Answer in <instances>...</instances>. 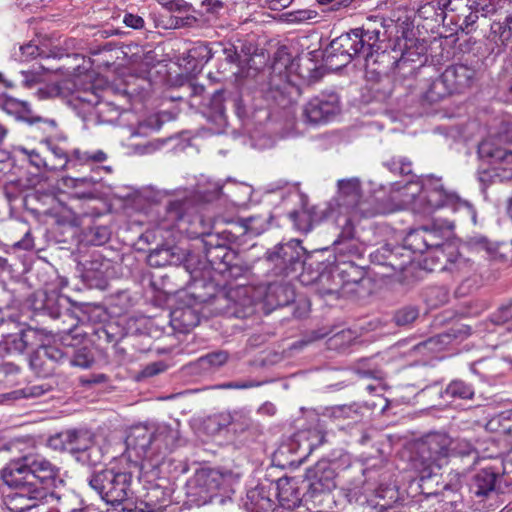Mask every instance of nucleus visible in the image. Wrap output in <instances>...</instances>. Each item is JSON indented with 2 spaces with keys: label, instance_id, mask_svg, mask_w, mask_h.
<instances>
[{
  "label": "nucleus",
  "instance_id": "c9c22d12",
  "mask_svg": "<svg viewBox=\"0 0 512 512\" xmlns=\"http://www.w3.org/2000/svg\"><path fill=\"white\" fill-rule=\"evenodd\" d=\"M229 354L226 351H215L208 353L196 361V365L204 372H210L222 367L227 363Z\"/></svg>",
  "mask_w": 512,
  "mask_h": 512
},
{
  "label": "nucleus",
  "instance_id": "a878e982",
  "mask_svg": "<svg viewBox=\"0 0 512 512\" xmlns=\"http://www.w3.org/2000/svg\"><path fill=\"white\" fill-rule=\"evenodd\" d=\"M441 259L445 260L441 270L450 273L456 279L466 278L473 271V263L459 252L454 251V248L449 250Z\"/></svg>",
  "mask_w": 512,
  "mask_h": 512
},
{
  "label": "nucleus",
  "instance_id": "b1692460",
  "mask_svg": "<svg viewBox=\"0 0 512 512\" xmlns=\"http://www.w3.org/2000/svg\"><path fill=\"white\" fill-rule=\"evenodd\" d=\"M199 322L198 311L190 306L176 307L170 313V325L178 333H189Z\"/></svg>",
  "mask_w": 512,
  "mask_h": 512
},
{
  "label": "nucleus",
  "instance_id": "4d7b16f0",
  "mask_svg": "<svg viewBox=\"0 0 512 512\" xmlns=\"http://www.w3.org/2000/svg\"><path fill=\"white\" fill-rule=\"evenodd\" d=\"M211 113L213 117L222 119L225 115L224 93L216 91L210 99Z\"/></svg>",
  "mask_w": 512,
  "mask_h": 512
},
{
  "label": "nucleus",
  "instance_id": "5fc2aeb1",
  "mask_svg": "<svg viewBox=\"0 0 512 512\" xmlns=\"http://www.w3.org/2000/svg\"><path fill=\"white\" fill-rule=\"evenodd\" d=\"M249 292H250L249 287L242 286V287H238L234 290H231L228 294L231 299H234L236 297H243V300L240 302V305L243 308H245V311H243L244 314L248 313L247 310H251V307L254 303L253 298L248 295Z\"/></svg>",
  "mask_w": 512,
  "mask_h": 512
},
{
  "label": "nucleus",
  "instance_id": "3c124183",
  "mask_svg": "<svg viewBox=\"0 0 512 512\" xmlns=\"http://www.w3.org/2000/svg\"><path fill=\"white\" fill-rule=\"evenodd\" d=\"M495 424L499 426L500 432L512 435V409L502 411L488 425L494 428Z\"/></svg>",
  "mask_w": 512,
  "mask_h": 512
},
{
  "label": "nucleus",
  "instance_id": "ea45409f",
  "mask_svg": "<svg viewBox=\"0 0 512 512\" xmlns=\"http://www.w3.org/2000/svg\"><path fill=\"white\" fill-rule=\"evenodd\" d=\"M426 237L427 251L431 250L434 257L438 260H441L442 256H445L449 250L453 249L451 244H443V239L437 230L426 228Z\"/></svg>",
  "mask_w": 512,
  "mask_h": 512
},
{
  "label": "nucleus",
  "instance_id": "7ed1b4c3",
  "mask_svg": "<svg viewBox=\"0 0 512 512\" xmlns=\"http://www.w3.org/2000/svg\"><path fill=\"white\" fill-rule=\"evenodd\" d=\"M450 454L460 457L472 456L474 459L478 456L477 451L466 439L451 440L447 435L440 433L430 435L418 446L417 454L411 460V468L418 476V485L423 494H437V490L427 491L425 484L438 475Z\"/></svg>",
  "mask_w": 512,
  "mask_h": 512
},
{
  "label": "nucleus",
  "instance_id": "c756f323",
  "mask_svg": "<svg viewBox=\"0 0 512 512\" xmlns=\"http://www.w3.org/2000/svg\"><path fill=\"white\" fill-rule=\"evenodd\" d=\"M452 93L454 92L450 89V86L444 82V77L441 74L439 77L429 82L423 92V98L429 103H434Z\"/></svg>",
  "mask_w": 512,
  "mask_h": 512
},
{
  "label": "nucleus",
  "instance_id": "72a5a7b5",
  "mask_svg": "<svg viewBox=\"0 0 512 512\" xmlns=\"http://www.w3.org/2000/svg\"><path fill=\"white\" fill-rule=\"evenodd\" d=\"M32 496V493L28 494L24 489H19L6 497L5 505L10 512H30L34 501Z\"/></svg>",
  "mask_w": 512,
  "mask_h": 512
},
{
  "label": "nucleus",
  "instance_id": "5701e85b",
  "mask_svg": "<svg viewBox=\"0 0 512 512\" xmlns=\"http://www.w3.org/2000/svg\"><path fill=\"white\" fill-rule=\"evenodd\" d=\"M5 112L15 116L17 119L23 120L29 124L43 122L51 128L56 127V122L50 119H42L39 116H33L30 105L25 101H20L12 97L5 98L2 103Z\"/></svg>",
  "mask_w": 512,
  "mask_h": 512
},
{
  "label": "nucleus",
  "instance_id": "6e6552de",
  "mask_svg": "<svg viewBox=\"0 0 512 512\" xmlns=\"http://www.w3.org/2000/svg\"><path fill=\"white\" fill-rule=\"evenodd\" d=\"M305 249L299 240L280 243L266 252V261L273 266L275 274L288 275L302 266Z\"/></svg>",
  "mask_w": 512,
  "mask_h": 512
},
{
  "label": "nucleus",
  "instance_id": "338daca9",
  "mask_svg": "<svg viewBox=\"0 0 512 512\" xmlns=\"http://www.w3.org/2000/svg\"><path fill=\"white\" fill-rule=\"evenodd\" d=\"M510 319H512V312L509 307H501L496 313L492 316V321L497 325H502L507 323Z\"/></svg>",
  "mask_w": 512,
  "mask_h": 512
},
{
  "label": "nucleus",
  "instance_id": "20e7f679",
  "mask_svg": "<svg viewBox=\"0 0 512 512\" xmlns=\"http://www.w3.org/2000/svg\"><path fill=\"white\" fill-rule=\"evenodd\" d=\"M392 199L398 201L399 209H410L414 213L430 215L439 208L453 205L458 196L448 191L441 178L428 175L419 181L396 184Z\"/></svg>",
  "mask_w": 512,
  "mask_h": 512
},
{
  "label": "nucleus",
  "instance_id": "0eeeda50",
  "mask_svg": "<svg viewBox=\"0 0 512 512\" xmlns=\"http://www.w3.org/2000/svg\"><path fill=\"white\" fill-rule=\"evenodd\" d=\"M336 473L329 462L321 461L307 469L306 480L308 482L306 498L316 505H324L331 499V492L336 487Z\"/></svg>",
  "mask_w": 512,
  "mask_h": 512
},
{
  "label": "nucleus",
  "instance_id": "c85d7f7f",
  "mask_svg": "<svg viewBox=\"0 0 512 512\" xmlns=\"http://www.w3.org/2000/svg\"><path fill=\"white\" fill-rule=\"evenodd\" d=\"M294 298V290L288 283H272L267 287L265 301L270 306H286L293 302Z\"/></svg>",
  "mask_w": 512,
  "mask_h": 512
},
{
  "label": "nucleus",
  "instance_id": "e433bc0d",
  "mask_svg": "<svg viewBox=\"0 0 512 512\" xmlns=\"http://www.w3.org/2000/svg\"><path fill=\"white\" fill-rule=\"evenodd\" d=\"M37 334L38 332L36 330L28 329L10 335L6 340L7 349L10 352L22 353L31 344V339L35 338Z\"/></svg>",
  "mask_w": 512,
  "mask_h": 512
},
{
  "label": "nucleus",
  "instance_id": "49530a36",
  "mask_svg": "<svg viewBox=\"0 0 512 512\" xmlns=\"http://www.w3.org/2000/svg\"><path fill=\"white\" fill-rule=\"evenodd\" d=\"M75 439H77L75 431L67 430L50 437L48 440V444L51 448L55 450L67 451L69 443H71V441H74Z\"/></svg>",
  "mask_w": 512,
  "mask_h": 512
},
{
  "label": "nucleus",
  "instance_id": "a19ab883",
  "mask_svg": "<svg viewBox=\"0 0 512 512\" xmlns=\"http://www.w3.org/2000/svg\"><path fill=\"white\" fill-rule=\"evenodd\" d=\"M220 49L221 43H214L212 45H208L206 43H198L190 50V57L200 63H207L215 55L220 53Z\"/></svg>",
  "mask_w": 512,
  "mask_h": 512
},
{
  "label": "nucleus",
  "instance_id": "aec40b11",
  "mask_svg": "<svg viewBox=\"0 0 512 512\" xmlns=\"http://www.w3.org/2000/svg\"><path fill=\"white\" fill-rule=\"evenodd\" d=\"M100 181L101 177L94 175L77 178L66 176L61 179V184L64 188L71 190L77 198L93 199L98 193L96 187Z\"/></svg>",
  "mask_w": 512,
  "mask_h": 512
},
{
  "label": "nucleus",
  "instance_id": "603ef678",
  "mask_svg": "<svg viewBox=\"0 0 512 512\" xmlns=\"http://www.w3.org/2000/svg\"><path fill=\"white\" fill-rule=\"evenodd\" d=\"M331 417L334 419L340 420V419H350L354 422H356L359 419V414L357 409H355L353 406L348 405H341V406H335L331 408L330 412Z\"/></svg>",
  "mask_w": 512,
  "mask_h": 512
},
{
  "label": "nucleus",
  "instance_id": "37998d69",
  "mask_svg": "<svg viewBox=\"0 0 512 512\" xmlns=\"http://www.w3.org/2000/svg\"><path fill=\"white\" fill-rule=\"evenodd\" d=\"M80 449L82 450V452L76 456V460L78 462L82 463L83 465H87V466H95V465L101 463L102 458H103V453H102L100 446L95 444L94 441L89 444L87 449L83 450L84 448H81V447H80Z\"/></svg>",
  "mask_w": 512,
  "mask_h": 512
},
{
  "label": "nucleus",
  "instance_id": "f257e3e1",
  "mask_svg": "<svg viewBox=\"0 0 512 512\" xmlns=\"http://www.w3.org/2000/svg\"><path fill=\"white\" fill-rule=\"evenodd\" d=\"M178 431L165 423L133 426L126 437L124 457L129 471L105 469L92 475L89 485L107 504L119 505L131 494L132 476H158V469L174 446Z\"/></svg>",
  "mask_w": 512,
  "mask_h": 512
},
{
  "label": "nucleus",
  "instance_id": "864d4df0",
  "mask_svg": "<svg viewBox=\"0 0 512 512\" xmlns=\"http://www.w3.org/2000/svg\"><path fill=\"white\" fill-rule=\"evenodd\" d=\"M418 315L419 312L415 307H404L396 312L394 320L397 325L405 326L414 322Z\"/></svg>",
  "mask_w": 512,
  "mask_h": 512
},
{
  "label": "nucleus",
  "instance_id": "a211bd4d",
  "mask_svg": "<svg viewBox=\"0 0 512 512\" xmlns=\"http://www.w3.org/2000/svg\"><path fill=\"white\" fill-rule=\"evenodd\" d=\"M486 39L491 53H503L512 39V13L492 22Z\"/></svg>",
  "mask_w": 512,
  "mask_h": 512
},
{
  "label": "nucleus",
  "instance_id": "f3484780",
  "mask_svg": "<svg viewBox=\"0 0 512 512\" xmlns=\"http://www.w3.org/2000/svg\"><path fill=\"white\" fill-rule=\"evenodd\" d=\"M333 245L336 254L344 257L360 258L366 249L365 244L354 236V228L350 219H346L345 225Z\"/></svg>",
  "mask_w": 512,
  "mask_h": 512
},
{
  "label": "nucleus",
  "instance_id": "ddd939ff",
  "mask_svg": "<svg viewBox=\"0 0 512 512\" xmlns=\"http://www.w3.org/2000/svg\"><path fill=\"white\" fill-rule=\"evenodd\" d=\"M195 234L207 236V239L204 240L205 257L213 269L223 271L233 265L236 255L227 245L220 244L218 238L210 235L206 229L195 232Z\"/></svg>",
  "mask_w": 512,
  "mask_h": 512
},
{
  "label": "nucleus",
  "instance_id": "0e129e2a",
  "mask_svg": "<svg viewBox=\"0 0 512 512\" xmlns=\"http://www.w3.org/2000/svg\"><path fill=\"white\" fill-rule=\"evenodd\" d=\"M223 55L224 59L231 64H236L239 61L240 56L238 55L236 48L233 45L224 46L221 43L220 53L218 55Z\"/></svg>",
  "mask_w": 512,
  "mask_h": 512
},
{
  "label": "nucleus",
  "instance_id": "6ab92c4d",
  "mask_svg": "<svg viewBox=\"0 0 512 512\" xmlns=\"http://www.w3.org/2000/svg\"><path fill=\"white\" fill-rule=\"evenodd\" d=\"M475 75V69L465 64L451 65L442 73L444 82L450 86L454 93L469 88L475 79Z\"/></svg>",
  "mask_w": 512,
  "mask_h": 512
},
{
  "label": "nucleus",
  "instance_id": "8fccbe9b",
  "mask_svg": "<svg viewBox=\"0 0 512 512\" xmlns=\"http://www.w3.org/2000/svg\"><path fill=\"white\" fill-rule=\"evenodd\" d=\"M75 431V434L77 435V439L74 441H71L67 447V451H70L71 453L75 454L76 456L79 455V453L82 452L81 448H84L83 450L87 449L90 443L93 442V437L89 432L86 431Z\"/></svg>",
  "mask_w": 512,
  "mask_h": 512
},
{
  "label": "nucleus",
  "instance_id": "052dcab7",
  "mask_svg": "<svg viewBox=\"0 0 512 512\" xmlns=\"http://www.w3.org/2000/svg\"><path fill=\"white\" fill-rule=\"evenodd\" d=\"M494 465L500 467L501 477L506 476L507 480L512 483V452L508 453L501 461Z\"/></svg>",
  "mask_w": 512,
  "mask_h": 512
},
{
  "label": "nucleus",
  "instance_id": "774afa93",
  "mask_svg": "<svg viewBox=\"0 0 512 512\" xmlns=\"http://www.w3.org/2000/svg\"><path fill=\"white\" fill-rule=\"evenodd\" d=\"M123 23L127 27H131L133 29H140L144 26V20L142 17L138 15H134L132 13H126L123 17Z\"/></svg>",
  "mask_w": 512,
  "mask_h": 512
},
{
  "label": "nucleus",
  "instance_id": "f704fd0d",
  "mask_svg": "<svg viewBox=\"0 0 512 512\" xmlns=\"http://www.w3.org/2000/svg\"><path fill=\"white\" fill-rule=\"evenodd\" d=\"M427 237L426 228L421 227L410 231L404 239V250H409L413 253H424L427 251Z\"/></svg>",
  "mask_w": 512,
  "mask_h": 512
},
{
  "label": "nucleus",
  "instance_id": "1a4fd4ad",
  "mask_svg": "<svg viewBox=\"0 0 512 512\" xmlns=\"http://www.w3.org/2000/svg\"><path fill=\"white\" fill-rule=\"evenodd\" d=\"M340 111V97L337 93H321L304 105L303 117L311 124H325L333 120Z\"/></svg>",
  "mask_w": 512,
  "mask_h": 512
},
{
  "label": "nucleus",
  "instance_id": "9d476101",
  "mask_svg": "<svg viewBox=\"0 0 512 512\" xmlns=\"http://www.w3.org/2000/svg\"><path fill=\"white\" fill-rule=\"evenodd\" d=\"M478 155L492 166L495 175L502 180L512 178V151L484 140L478 146Z\"/></svg>",
  "mask_w": 512,
  "mask_h": 512
},
{
  "label": "nucleus",
  "instance_id": "4be33fe9",
  "mask_svg": "<svg viewBox=\"0 0 512 512\" xmlns=\"http://www.w3.org/2000/svg\"><path fill=\"white\" fill-rule=\"evenodd\" d=\"M76 85L74 81L70 79L63 80L57 84L48 87L49 94L52 97H60L62 99H69V102L80 101L87 103L88 105L97 104V97L93 93L86 91L80 92L75 89Z\"/></svg>",
  "mask_w": 512,
  "mask_h": 512
},
{
  "label": "nucleus",
  "instance_id": "a18cd8bd",
  "mask_svg": "<svg viewBox=\"0 0 512 512\" xmlns=\"http://www.w3.org/2000/svg\"><path fill=\"white\" fill-rule=\"evenodd\" d=\"M93 361V356L86 347H82L78 350H73L72 347L70 348L69 358L67 360L70 366L89 368Z\"/></svg>",
  "mask_w": 512,
  "mask_h": 512
},
{
  "label": "nucleus",
  "instance_id": "de8ad7c7",
  "mask_svg": "<svg viewBox=\"0 0 512 512\" xmlns=\"http://www.w3.org/2000/svg\"><path fill=\"white\" fill-rule=\"evenodd\" d=\"M289 217L297 230L307 233L312 229V218L306 210L293 211Z\"/></svg>",
  "mask_w": 512,
  "mask_h": 512
},
{
  "label": "nucleus",
  "instance_id": "423d86ee",
  "mask_svg": "<svg viewBox=\"0 0 512 512\" xmlns=\"http://www.w3.org/2000/svg\"><path fill=\"white\" fill-rule=\"evenodd\" d=\"M77 336V328L74 326L67 331H63L61 336L63 348L50 344L41 345L30 358L31 368L42 377L53 374L56 364L67 362L70 348L74 346L72 340H76Z\"/></svg>",
  "mask_w": 512,
  "mask_h": 512
},
{
  "label": "nucleus",
  "instance_id": "13d9d810",
  "mask_svg": "<svg viewBox=\"0 0 512 512\" xmlns=\"http://www.w3.org/2000/svg\"><path fill=\"white\" fill-rule=\"evenodd\" d=\"M222 187L218 183H211L207 189H198L197 194L199 198L205 202H209L219 196Z\"/></svg>",
  "mask_w": 512,
  "mask_h": 512
},
{
  "label": "nucleus",
  "instance_id": "412c9836",
  "mask_svg": "<svg viewBox=\"0 0 512 512\" xmlns=\"http://www.w3.org/2000/svg\"><path fill=\"white\" fill-rule=\"evenodd\" d=\"M245 507L247 512H290L289 509L277 505L264 487H256L247 493Z\"/></svg>",
  "mask_w": 512,
  "mask_h": 512
},
{
  "label": "nucleus",
  "instance_id": "58836bf2",
  "mask_svg": "<svg viewBox=\"0 0 512 512\" xmlns=\"http://www.w3.org/2000/svg\"><path fill=\"white\" fill-rule=\"evenodd\" d=\"M215 419L220 427L231 426L234 432L244 431L250 425L249 418L237 412L221 413Z\"/></svg>",
  "mask_w": 512,
  "mask_h": 512
},
{
  "label": "nucleus",
  "instance_id": "bb28decb",
  "mask_svg": "<svg viewBox=\"0 0 512 512\" xmlns=\"http://www.w3.org/2000/svg\"><path fill=\"white\" fill-rule=\"evenodd\" d=\"M456 10H458V6L452 0H433L420 5L417 14L422 19L439 23L445 21L448 11Z\"/></svg>",
  "mask_w": 512,
  "mask_h": 512
},
{
  "label": "nucleus",
  "instance_id": "79ce46f5",
  "mask_svg": "<svg viewBox=\"0 0 512 512\" xmlns=\"http://www.w3.org/2000/svg\"><path fill=\"white\" fill-rule=\"evenodd\" d=\"M167 494L160 486H152L145 496V504L150 509L148 512L161 510L167 502Z\"/></svg>",
  "mask_w": 512,
  "mask_h": 512
},
{
  "label": "nucleus",
  "instance_id": "09e8293b",
  "mask_svg": "<svg viewBox=\"0 0 512 512\" xmlns=\"http://www.w3.org/2000/svg\"><path fill=\"white\" fill-rule=\"evenodd\" d=\"M497 2L498 0H467L465 8L466 10H476L482 16H487L496 11Z\"/></svg>",
  "mask_w": 512,
  "mask_h": 512
},
{
  "label": "nucleus",
  "instance_id": "7c9ffc66",
  "mask_svg": "<svg viewBox=\"0 0 512 512\" xmlns=\"http://www.w3.org/2000/svg\"><path fill=\"white\" fill-rule=\"evenodd\" d=\"M330 277H332L333 279L338 278L343 285H347L350 283H358V281L361 278V272L358 270L357 267H355L351 263H344V268L337 267L332 275L329 273L321 274L319 276V281H328Z\"/></svg>",
  "mask_w": 512,
  "mask_h": 512
},
{
  "label": "nucleus",
  "instance_id": "cd10ccee",
  "mask_svg": "<svg viewBox=\"0 0 512 512\" xmlns=\"http://www.w3.org/2000/svg\"><path fill=\"white\" fill-rule=\"evenodd\" d=\"M401 251H403L402 247L393 248L389 244H385L371 254L372 261L380 265H387L395 270L401 271L405 269L406 265L409 264L412 260L411 257L407 255L405 259H403L401 262H398V256L404 257V254L401 253Z\"/></svg>",
  "mask_w": 512,
  "mask_h": 512
},
{
  "label": "nucleus",
  "instance_id": "c03bdc74",
  "mask_svg": "<svg viewBox=\"0 0 512 512\" xmlns=\"http://www.w3.org/2000/svg\"><path fill=\"white\" fill-rule=\"evenodd\" d=\"M444 393L452 398L471 399L474 395V389L462 380H454L446 387Z\"/></svg>",
  "mask_w": 512,
  "mask_h": 512
},
{
  "label": "nucleus",
  "instance_id": "f03ea898",
  "mask_svg": "<svg viewBox=\"0 0 512 512\" xmlns=\"http://www.w3.org/2000/svg\"><path fill=\"white\" fill-rule=\"evenodd\" d=\"M397 29L394 20L371 15L360 28L335 38L326 50V61L336 68L346 66L355 57L364 60L367 74L375 77L395 74L409 66L406 53L392 49L388 51L387 41Z\"/></svg>",
  "mask_w": 512,
  "mask_h": 512
},
{
  "label": "nucleus",
  "instance_id": "4468645a",
  "mask_svg": "<svg viewBox=\"0 0 512 512\" xmlns=\"http://www.w3.org/2000/svg\"><path fill=\"white\" fill-rule=\"evenodd\" d=\"M30 469H28L27 455L10 461L2 471V479L6 485L15 488L17 490L24 489L28 494V491L37 489L36 483L31 482V476L29 475Z\"/></svg>",
  "mask_w": 512,
  "mask_h": 512
},
{
  "label": "nucleus",
  "instance_id": "393cba45",
  "mask_svg": "<svg viewBox=\"0 0 512 512\" xmlns=\"http://www.w3.org/2000/svg\"><path fill=\"white\" fill-rule=\"evenodd\" d=\"M338 195L342 205L347 208L359 209L361 213V188L358 178L342 179L338 181Z\"/></svg>",
  "mask_w": 512,
  "mask_h": 512
},
{
  "label": "nucleus",
  "instance_id": "680f3d73",
  "mask_svg": "<svg viewBox=\"0 0 512 512\" xmlns=\"http://www.w3.org/2000/svg\"><path fill=\"white\" fill-rule=\"evenodd\" d=\"M19 50L21 52L20 60H22V61H28L30 59L37 57L40 54L39 47L32 42L21 45L19 47Z\"/></svg>",
  "mask_w": 512,
  "mask_h": 512
},
{
  "label": "nucleus",
  "instance_id": "dca6fc26",
  "mask_svg": "<svg viewBox=\"0 0 512 512\" xmlns=\"http://www.w3.org/2000/svg\"><path fill=\"white\" fill-rule=\"evenodd\" d=\"M500 477V467L485 466L472 478L470 490L477 497H488L497 492Z\"/></svg>",
  "mask_w": 512,
  "mask_h": 512
},
{
  "label": "nucleus",
  "instance_id": "bf43d9fd",
  "mask_svg": "<svg viewBox=\"0 0 512 512\" xmlns=\"http://www.w3.org/2000/svg\"><path fill=\"white\" fill-rule=\"evenodd\" d=\"M386 165L390 170H394L396 166H399V174L401 175H410L412 172V164L405 158L392 159Z\"/></svg>",
  "mask_w": 512,
  "mask_h": 512
},
{
  "label": "nucleus",
  "instance_id": "f8f14e48",
  "mask_svg": "<svg viewBox=\"0 0 512 512\" xmlns=\"http://www.w3.org/2000/svg\"><path fill=\"white\" fill-rule=\"evenodd\" d=\"M106 159L107 154L103 150L83 151L75 148L69 152V157L66 158L65 164H54L51 169L71 170L82 166H89L94 174H99L102 171L111 173L110 166L96 165L104 162Z\"/></svg>",
  "mask_w": 512,
  "mask_h": 512
},
{
  "label": "nucleus",
  "instance_id": "2f4dec72",
  "mask_svg": "<svg viewBox=\"0 0 512 512\" xmlns=\"http://www.w3.org/2000/svg\"><path fill=\"white\" fill-rule=\"evenodd\" d=\"M272 215L270 212L243 218L241 224L245 232L252 236H258L266 231L270 225Z\"/></svg>",
  "mask_w": 512,
  "mask_h": 512
},
{
  "label": "nucleus",
  "instance_id": "473e14b6",
  "mask_svg": "<svg viewBox=\"0 0 512 512\" xmlns=\"http://www.w3.org/2000/svg\"><path fill=\"white\" fill-rule=\"evenodd\" d=\"M50 502H54L55 512H87L83 507L82 501L74 494L58 496H50Z\"/></svg>",
  "mask_w": 512,
  "mask_h": 512
},
{
  "label": "nucleus",
  "instance_id": "2eb2a0df",
  "mask_svg": "<svg viewBox=\"0 0 512 512\" xmlns=\"http://www.w3.org/2000/svg\"><path fill=\"white\" fill-rule=\"evenodd\" d=\"M80 272L83 281L91 288L105 289L107 286V273L110 262L99 253H93L89 260L80 263Z\"/></svg>",
  "mask_w": 512,
  "mask_h": 512
},
{
  "label": "nucleus",
  "instance_id": "e2e57ef3",
  "mask_svg": "<svg viewBox=\"0 0 512 512\" xmlns=\"http://www.w3.org/2000/svg\"><path fill=\"white\" fill-rule=\"evenodd\" d=\"M308 448L313 450L314 448L322 445L325 442V434L318 429H313L308 432Z\"/></svg>",
  "mask_w": 512,
  "mask_h": 512
},
{
  "label": "nucleus",
  "instance_id": "4c0bfd02",
  "mask_svg": "<svg viewBox=\"0 0 512 512\" xmlns=\"http://www.w3.org/2000/svg\"><path fill=\"white\" fill-rule=\"evenodd\" d=\"M32 493L33 505H31L30 512H55L54 502H50L48 498L54 496V493H49L44 487H38Z\"/></svg>",
  "mask_w": 512,
  "mask_h": 512
},
{
  "label": "nucleus",
  "instance_id": "9b49d317",
  "mask_svg": "<svg viewBox=\"0 0 512 512\" xmlns=\"http://www.w3.org/2000/svg\"><path fill=\"white\" fill-rule=\"evenodd\" d=\"M31 482L38 481L45 489L63 485L60 468L42 455H27Z\"/></svg>",
  "mask_w": 512,
  "mask_h": 512
},
{
  "label": "nucleus",
  "instance_id": "69168bd1",
  "mask_svg": "<svg viewBox=\"0 0 512 512\" xmlns=\"http://www.w3.org/2000/svg\"><path fill=\"white\" fill-rule=\"evenodd\" d=\"M28 158L30 163L37 168H46L48 170L54 171L55 169H51L54 165H49L47 161L35 150H32L28 153Z\"/></svg>",
  "mask_w": 512,
  "mask_h": 512
},
{
  "label": "nucleus",
  "instance_id": "39448f33",
  "mask_svg": "<svg viewBox=\"0 0 512 512\" xmlns=\"http://www.w3.org/2000/svg\"><path fill=\"white\" fill-rule=\"evenodd\" d=\"M236 478L231 472L218 469L203 468L198 470L190 483L191 493L198 497L202 504L213 502L224 504L234 493Z\"/></svg>",
  "mask_w": 512,
  "mask_h": 512
},
{
  "label": "nucleus",
  "instance_id": "6e6d98bb",
  "mask_svg": "<svg viewBox=\"0 0 512 512\" xmlns=\"http://www.w3.org/2000/svg\"><path fill=\"white\" fill-rule=\"evenodd\" d=\"M375 492L376 497L383 500V503H376V505L380 506L381 508L389 507L391 503H393L397 498V492L393 487H379Z\"/></svg>",
  "mask_w": 512,
  "mask_h": 512
}]
</instances>
